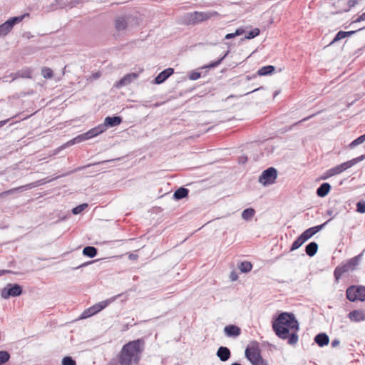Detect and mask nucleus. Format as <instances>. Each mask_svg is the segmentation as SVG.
Wrapping results in <instances>:
<instances>
[{"label": "nucleus", "instance_id": "obj_44", "mask_svg": "<svg viewBox=\"0 0 365 365\" xmlns=\"http://www.w3.org/2000/svg\"><path fill=\"white\" fill-rule=\"evenodd\" d=\"M364 29H365V26L361 27V28H359V29H356L354 31H344V33L346 34V37H349V36L355 34L358 31H361V30H363Z\"/></svg>", "mask_w": 365, "mask_h": 365}, {"label": "nucleus", "instance_id": "obj_41", "mask_svg": "<svg viewBox=\"0 0 365 365\" xmlns=\"http://www.w3.org/2000/svg\"><path fill=\"white\" fill-rule=\"evenodd\" d=\"M201 76V73L200 72H197V71H192L190 74H189V78L192 81H195V80H197L198 78H200Z\"/></svg>", "mask_w": 365, "mask_h": 365}, {"label": "nucleus", "instance_id": "obj_23", "mask_svg": "<svg viewBox=\"0 0 365 365\" xmlns=\"http://www.w3.org/2000/svg\"><path fill=\"white\" fill-rule=\"evenodd\" d=\"M318 244L315 242H309L305 247L306 254L309 257H313L317 252Z\"/></svg>", "mask_w": 365, "mask_h": 365}, {"label": "nucleus", "instance_id": "obj_27", "mask_svg": "<svg viewBox=\"0 0 365 365\" xmlns=\"http://www.w3.org/2000/svg\"><path fill=\"white\" fill-rule=\"evenodd\" d=\"M97 253V249L93 246H86L83 250V255L91 258L96 257Z\"/></svg>", "mask_w": 365, "mask_h": 365}, {"label": "nucleus", "instance_id": "obj_2", "mask_svg": "<svg viewBox=\"0 0 365 365\" xmlns=\"http://www.w3.org/2000/svg\"><path fill=\"white\" fill-rule=\"evenodd\" d=\"M145 341L138 339L123 345L119 354L120 365H138L144 350Z\"/></svg>", "mask_w": 365, "mask_h": 365}, {"label": "nucleus", "instance_id": "obj_53", "mask_svg": "<svg viewBox=\"0 0 365 365\" xmlns=\"http://www.w3.org/2000/svg\"><path fill=\"white\" fill-rule=\"evenodd\" d=\"M8 121H9V119L0 121V128H1L3 125H4Z\"/></svg>", "mask_w": 365, "mask_h": 365}, {"label": "nucleus", "instance_id": "obj_22", "mask_svg": "<svg viewBox=\"0 0 365 365\" xmlns=\"http://www.w3.org/2000/svg\"><path fill=\"white\" fill-rule=\"evenodd\" d=\"M331 190V185L328 182H324L317 189V195L320 197H324L328 195Z\"/></svg>", "mask_w": 365, "mask_h": 365}, {"label": "nucleus", "instance_id": "obj_46", "mask_svg": "<svg viewBox=\"0 0 365 365\" xmlns=\"http://www.w3.org/2000/svg\"><path fill=\"white\" fill-rule=\"evenodd\" d=\"M332 174L329 172V169L327 170L326 172L324 173V174L322 175L321 179L322 180H327L329 178L332 177Z\"/></svg>", "mask_w": 365, "mask_h": 365}, {"label": "nucleus", "instance_id": "obj_39", "mask_svg": "<svg viewBox=\"0 0 365 365\" xmlns=\"http://www.w3.org/2000/svg\"><path fill=\"white\" fill-rule=\"evenodd\" d=\"M356 211L361 214L365 212V201L361 200L356 203Z\"/></svg>", "mask_w": 365, "mask_h": 365}, {"label": "nucleus", "instance_id": "obj_26", "mask_svg": "<svg viewBox=\"0 0 365 365\" xmlns=\"http://www.w3.org/2000/svg\"><path fill=\"white\" fill-rule=\"evenodd\" d=\"M275 71V67L274 66L268 65L265 66H262L258 71L257 74L259 76H267L272 74Z\"/></svg>", "mask_w": 365, "mask_h": 365}, {"label": "nucleus", "instance_id": "obj_34", "mask_svg": "<svg viewBox=\"0 0 365 365\" xmlns=\"http://www.w3.org/2000/svg\"><path fill=\"white\" fill-rule=\"evenodd\" d=\"M41 75L45 78H51L53 76V72L48 67H43L41 69Z\"/></svg>", "mask_w": 365, "mask_h": 365}, {"label": "nucleus", "instance_id": "obj_11", "mask_svg": "<svg viewBox=\"0 0 365 365\" xmlns=\"http://www.w3.org/2000/svg\"><path fill=\"white\" fill-rule=\"evenodd\" d=\"M245 356L252 365L259 362V361L262 358L259 351L254 348H247L245 350Z\"/></svg>", "mask_w": 365, "mask_h": 365}, {"label": "nucleus", "instance_id": "obj_33", "mask_svg": "<svg viewBox=\"0 0 365 365\" xmlns=\"http://www.w3.org/2000/svg\"><path fill=\"white\" fill-rule=\"evenodd\" d=\"M10 354L6 351H0V365L6 364L10 359Z\"/></svg>", "mask_w": 365, "mask_h": 365}, {"label": "nucleus", "instance_id": "obj_9", "mask_svg": "<svg viewBox=\"0 0 365 365\" xmlns=\"http://www.w3.org/2000/svg\"><path fill=\"white\" fill-rule=\"evenodd\" d=\"M277 177V170L273 167L264 170L259 178V182L263 185L273 184Z\"/></svg>", "mask_w": 365, "mask_h": 365}, {"label": "nucleus", "instance_id": "obj_19", "mask_svg": "<svg viewBox=\"0 0 365 365\" xmlns=\"http://www.w3.org/2000/svg\"><path fill=\"white\" fill-rule=\"evenodd\" d=\"M216 355L220 361H227L231 356L230 350L226 346H220L217 351Z\"/></svg>", "mask_w": 365, "mask_h": 365}, {"label": "nucleus", "instance_id": "obj_52", "mask_svg": "<svg viewBox=\"0 0 365 365\" xmlns=\"http://www.w3.org/2000/svg\"><path fill=\"white\" fill-rule=\"evenodd\" d=\"M230 278L232 281H235L237 279V275L235 272H232Z\"/></svg>", "mask_w": 365, "mask_h": 365}, {"label": "nucleus", "instance_id": "obj_36", "mask_svg": "<svg viewBox=\"0 0 365 365\" xmlns=\"http://www.w3.org/2000/svg\"><path fill=\"white\" fill-rule=\"evenodd\" d=\"M87 207H88V204H86V203L79 205L72 209V213L73 215H78V214L81 213V212H83Z\"/></svg>", "mask_w": 365, "mask_h": 365}, {"label": "nucleus", "instance_id": "obj_29", "mask_svg": "<svg viewBox=\"0 0 365 365\" xmlns=\"http://www.w3.org/2000/svg\"><path fill=\"white\" fill-rule=\"evenodd\" d=\"M306 242V240H304V238L302 237V235H300L297 238V240L292 243L291 247H290V251L292 252L294 250H297L298 248H299L304 242Z\"/></svg>", "mask_w": 365, "mask_h": 365}, {"label": "nucleus", "instance_id": "obj_30", "mask_svg": "<svg viewBox=\"0 0 365 365\" xmlns=\"http://www.w3.org/2000/svg\"><path fill=\"white\" fill-rule=\"evenodd\" d=\"M255 214V210L253 208H247L242 212V218L245 220H251Z\"/></svg>", "mask_w": 365, "mask_h": 365}, {"label": "nucleus", "instance_id": "obj_20", "mask_svg": "<svg viewBox=\"0 0 365 365\" xmlns=\"http://www.w3.org/2000/svg\"><path fill=\"white\" fill-rule=\"evenodd\" d=\"M351 270L349 267V265L348 263L341 264L339 266H337L334 271V275L336 280H338L344 273L347 272Z\"/></svg>", "mask_w": 365, "mask_h": 365}, {"label": "nucleus", "instance_id": "obj_32", "mask_svg": "<svg viewBox=\"0 0 365 365\" xmlns=\"http://www.w3.org/2000/svg\"><path fill=\"white\" fill-rule=\"evenodd\" d=\"M229 54V51H227L221 58H220L218 60L215 61H212L211 62L210 64H208L207 66H205V68H215L217 66H218L221 63L222 61L227 56V55Z\"/></svg>", "mask_w": 365, "mask_h": 365}, {"label": "nucleus", "instance_id": "obj_14", "mask_svg": "<svg viewBox=\"0 0 365 365\" xmlns=\"http://www.w3.org/2000/svg\"><path fill=\"white\" fill-rule=\"evenodd\" d=\"M36 186V182H32V183L26 184L24 185H21V186H19V187H17L15 188H12V189H10L9 190H6V191H4V192L0 193V197L14 194V192H16L17 191L23 192V191H25V190H27L29 189H32V188L35 187Z\"/></svg>", "mask_w": 365, "mask_h": 365}, {"label": "nucleus", "instance_id": "obj_61", "mask_svg": "<svg viewBox=\"0 0 365 365\" xmlns=\"http://www.w3.org/2000/svg\"><path fill=\"white\" fill-rule=\"evenodd\" d=\"M364 148H365V145H364Z\"/></svg>", "mask_w": 365, "mask_h": 365}, {"label": "nucleus", "instance_id": "obj_17", "mask_svg": "<svg viewBox=\"0 0 365 365\" xmlns=\"http://www.w3.org/2000/svg\"><path fill=\"white\" fill-rule=\"evenodd\" d=\"M224 332L228 337H237L241 334V329L236 325L230 324L224 328Z\"/></svg>", "mask_w": 365, "mask_h": 365}, {"label": "nucleus", "instance_id": "obj_24", "mask_svg": "<svg viewBox=\"0 0 365 365\" xmlns=\"http://www.w3.org/2000/svg\"><path fill=\"white\" fill-rule=\"evenodd\" d=\"M188 193H189V190L182 187L177 189L175 191V192L173 194V197L177 200H182V199L186 197L188 195Z\"/></svg>", "mask_w": 365, "mask_h": 365}, {"label": "nucleus", "instance_id": "obj_45", "mask_svg": "<svg viewBox=\"0 0 365 365\" xmlns=\"http://www.w3.org/2000/svg\"><path fill=\"white\" fill-rule=\"evenodd\" d=\"M364 20H365V12L363 13L362 14H361L360 16H359L356 20L353 21L351 23V25L355 24L356 23L361 22Z\"/></svg>", "mask_w": 365, "mask_h": 365}, {"label": "nucleus", "instance_id": "obj_55", "mask_svg": "<svg viewBox=\"0 0 365 365\" xmlns=\"http://www.w3.org/2000/svg\"><path fill=\"white\" fill-rule=\"evenodd\" d=\"M89 166H91V165H87L86 166L81 167V168H78L76 169V171H77V170H81V169H83V168H86V167H89Z\"/></svg>", "mask_w": 365, "mask_h": 365}, {"label": "nucleus", "instance_id": "obj_59", "mask_svg": "<svg viewBox=\"0 0 365 365\" xmlns=\"http://www.w3.org/2000/svg\"><path fill=\"white\" fill-rule=\"evenodd\" d=\"M362 136H363V138H364V140H365V133H364V135H362Z\"/></svg>", "mask_w": 365, "mask_h": 365}, {"label": "nucleus", "instance_id": "obj_57", "mask_svg": "<svg viewBox=\"0 0 365 365\" xmlns=\"http://www.w3.org/2000/svg\"><path fill=\"white\" fill-rule=\"evenodd\" d=\"M255 76H256V75H255H255H253V76H252V77H250L249 76H247V78L248 80H250V79H252V78H255Z\"/></svg>", "mask_w": 365, "mask_h": 365}, {"label": "nucleus", "instance_id": "obj_25", "mask_svg": "<svg viewBox=\"0 0 365 365\" xmlns=\"http://www.w3.org/2000/svg\"><path fill=\"white\" fill-rule=\"evenodd\" d=\"M127 26H128V24L124 17L120 16L115 19V29L118 31H121L125 30L127 28Z\"/></svg>", "mask_w": 365, "mask_h": 365}, {"label": "nucleus", "instance_id": "obj_43", "mask_svg": "<svg viewBox=\"0 0 365 365\" xmlns=\"http://www.w3.org/2000/svg\"><path fill=\"white\" fill-rule=\"evenodd\" d=\"M316 114H312V115H310L303 119H302L301 120H299L298 122L294 123L292 125H291L289 128V130H291L292 128V127H294V125H298L299 123H301L302 122H304V121H307L309 119H311L312 118H313Z\"/></svg>", "mask_w": 365, "mask_h": 365}, {"label": "nucleus", "instance_id": "obj_40", "mask_svg": "<svg viewBox=\"0 0 365 365\" xmlns=\"http://www.w3.org/2000/svg\"><path fill=\"white\" fill-rule=\"evenodd\" d=\"M365 140L363 138V136L362 135H360L359 137H358L356 139H355L354 140H353L350 145H349V147L351 148H354L355 146L364 143Z\"/></svg>", "mask_w": 365, "mask_h": 365}, {"label": "nucleus", "instance_id": "obj_56", "mask_svg": "<svg viewBox=\"0 0 365 365\" xmlns=\"http://www.w3.org/2000/svg\"><path fill=\"white\" fill-rule=\"evenodd\" d=\"M99 76H100V75H99V73H94V74H93V77H94L95 78H98Z\"/></svg>", "mask_w": 365, "mask_h": 365}, {"label": "nucleus", "instance_id": "obj_6", "mask_svg": "<svg viewBox=\"0 0 365 365\" xmlns=\"http://www.w3.org/2000/svg\"><path fill=\"white\" fill-rule=\"evenodd\" d=\"M365 159V154L361 155L359 157L353 158L349 161L344 162L339 165H337L329 169V172L332 174L333 176L339 175L347 169L351 168L356 163L364 160Z\"/></svg>", "mask_w": 365, "mask_h": 365}, {"label": "nucleus", "instance_id": "obj_47", "mask_svg": "<svg viewBox=\"0 0 365 365\" xmlns=\"http://www.w3.org/2000/svg\"><path fill=\"white\" fill-rule=\"evenodd\" d=\"M245 32L244 29H237L235 32V36H240L242 35L243 33Z\"/></svg>", "mask_w": 365, "mask_h": 365}, {"label": "nucleus", "instance_id": "obj_58", "mask_svg": "<svg viewBox=\"0 0 365 365\" xmlns=\"http://www.w3.org/2000/svg\"><path fill=\"white\" fill-rule=\"evenodd\" d=\"M259 89H260V88H259L254 89L252 92L257 91H258Z\"/></svg>", "mask_w": 365, "mask_h": 365}, {"label": "nucleus", "instance_id": "obj_28", "mask_svg": "<svg viewBox=\"0 0 365 365\" xmlns=\"http://www.w3.org/2000/svg\"><path fill=\"white\" fill-rule=\"evenodd\" d=\"M362 255L363 253H361L347 261V263L349 265V267L351 268V270H354L356 267L358 266Z\"/></svg>", "mask_w": 365, "mask_h": 365}, {"label": "nucleus", "instance_id": "obj_31", "mask_svg": "<svg viewBox=\"0 0 365 365\" xmlns=\"http://www.w3.org/2000/svg\"><path fill=\"white\" fill-rule=\"evenodd\" d=\"M239 269L242 273H247L252 269V264L247 261L242 262L239 265Z\"/></svg>", "mask_w": 365, "mask_h": 365}, {"label": "nucleus", "instance_id": "obj_38", "mask_svg": "<svg viewBox=\"0 0 365 365\" xmlns=\"http://www.w3.org/2000/svg\"><path fill=\"white\" fill-rule=\"evenodd\" d=\"M346 38V34L344 31H339L334 38L333 41L330 44H333L334 43L339 41L343 38Z\"/></svg>", "mask_w": 365, "mask_h": 365}, {"label": "nucleus", "instance_id": "obj_13", "mask_svg": "<svg viewBox=\"0 0 365 365\" xmlns=\"http://www.w3.org/2000/svg\"><path fill=\"white\" fill-rule=\"evenodd\" d=\"M31 73L30 69L22 70L16 73H11L9 76H4V81H13L19 77L30 78H31Z\"/></svg>", "mask_w": 365, "mask_h": 365}, {"label": "nucleus", "instance_id": "obj_37", "mask_svg": "<svg viewBox=\"0 0 365 365\" xmlns=\"http://www.w3.org/2000/svg\"><path fill=\"white\" fill-rule=\"evenodd\" d=\"M62 365H76V362L71 356H65L62 359Z\"/></svg>", "mask_w": 365, "mask_h": 365}, {"label": "nucleus", "instance_id": "obj_10", "mask_svg": "<svg viewBox=\"0 0 365 365\" xmlns=\"http://www.w3.org/2000/svg\"><path fill=\"white\" fill-rule=\"evenodd\" d=\"M109 303L110 300H106L94 304L93 306L84 310V312L81 314V318L86 319L98 313L104 308H106L109 304Z\"/></svg>", "mask_w": 365, "mask_h": 365}, {"label": "nucleus", "instance_id": "obj_8", "mask_svg": "<svg viewBox=\"0 0 365 365\" xmlns=\"http://www.w3.org/2000/svg\"><path fill=\"white\" fill-rule=\"evenodd\" d=\"M346 298L351 301L365 300V287L362 286H351L346 292Z\"/></svg>", "mask_w": 365, "mask_h": 365}, {"label": "nucleus", "instance_id": "obj_12", "mask_svg": "<svg viewBox=\"0 0 365 365\" xmlns=\"http://www.w3.org/2000/svg\"><path fill=\"white\" fill-rule=\"evenodd\" d=\"M331 220V219L326 221L324 223L314 226L312 227H310L307 230H306L304 232H303L301 235L304 238L306 241H307L309 239H310L313 235H314L316 233L319 232L321 230L324 228V227Z\"/></svg>", "mask_w": 365, "mask_h": 365}, {"label": "nucleus", "instance_id": "obj_21", "mask_svg": "<svg viewBox=\"0 0 365 365\" xmlns=\"http://www.w3.org/2000/svg\"><path fill=\"white\" fill-rule=\"evenodd\" d=\"M314 341L320 347L326 346L329 342V338L328 335L325 333H320L315 336Z\"/></svg>", "mask_w": 365, "mask_h": 365}, {"label": "nucleus", "instance_id": "obj_51", "mask_svg": "<svg viewBox=\"0 0 365 365\" xmlns=\"http://www.w3.org/2000/svg\"><path fill=\"white\" fill-rule=\"evenodd\" d=\"M11 270H7V269H0V277L4 275V274L6 273H11Z\"/></svg>", "mask_w": 365, "mask_h": 365}, {"label": "nucleus", "instance_id": "obj_49", "mask_svg": "<svg viewBox=\"0 0 365 365\" xmlns=\"http://www.w3.org/2000/svg\"><path fill=\"white\" fill-rule=\"evenodd\" d=\"M255 365H269L268 362L265 360H264L262 358L259 361V362H257V364H255Z\"/></svg>", "mask_w": 365, "mask_h": 365}, {"label": "nucleus", "instance_id": "obj_60", "mask_svg": "<svg viewBox=\"0 0 365 365\" xmlns=\"http://www.w3.org/2000/svg\"><path fill=\"white\" fill-rule=\"evenodd\" d=\"M65 175H66L65 174L62 175V176H65ZM60 177H61V175H60ZM58 178H59V176H58ZM56 178H58V177Z\"/></svg>", "mask_w": 365, "mask_h": 365}, {"label": "nucleus", "instance_id": "obj_42", "mask_svg": "<svg viewBox=\"0 0 365 365\" xmlns=\"http://www.w3.org/2000/svg\"><path fill=\"white\" fill-rule=\"evenodd\" d=\"M359 0H349L347 2L348 8L344 9V11H349L352 7L355 6L359 3Z\"/></svg>", "mask_w": 365, "mask_h": 365}, {"label": "nucleus", "instance_id": "obj_16", "mask_svg": "<svg viewBox=\"0 0 365 365\" xmlns=\"http://www.w3.org/2000/svg\"><path fill=\"white\" fill-rule=\"evenodd\" d=\"M138 78V74L137 73H130L125 75L123 78H122L119 81L117 82V87H123L129 85L133 81L136 80Z\"/></svg>", "mask_w": 365, "mask_h": 365}, {"label": "nucleus", "instance_id": "obj_7", "mask_svg": "<svg viewBox=\"0 0 365 365\" xmlns=\"http://www.w3.org/2000/svg\"><path fill=\"white\" fill-rule=\"evenodd\" d=\"M23 293L22 287L19 284L9 283L1 290V297L7 299L9 297H16L20 296Z\"/></svg>", "mask_w": 365, "mask_h": 365}, {"label": "nucleus", "instance_id": "obj_1", "mask_svg": "<svg viewBox=\"0 0 365 365\" xmlns=\"http://www.w3.org/2000/svg\"><path fill=\"white\" fill-rule=\"evenodd\" d=\"M272 329L275 334L282 339H288L289 345L297 344V331L299 324L295 315L291 312H282L272 321Z\"/></svg>", "mask_w": 365, "mask_h": 365}, {"label": "nucleus", "instance_id": "obj_50", "mask_svg": "<svg viewBox=\"0 0 365 365\" xmlns=\"http://www.w3.org/2000/svg\"><path fill=\"white\" fill-rule=\"evenodd\" d=\"M234 37H235V33H230L225 36V38L229 40L233 38Z\"/></svg>", "mask_w": 365, "mask_h": 365}, {"label": "nucleus", "instance_id": "obj_4", "mask_svg": "<svg viewBox=\"0 0 365 365\" xmlns=\"http://www.w3.org/2000/svg\"><path fill=\"white\" fill-rule=\"evenodd\" d=\"M217 16H219V14L215 11H195L184 14L182 16H181L180 21L181 24L186 26L196 25Z\"/></svg>", "mask_w": 365, "mask_h": 365}, {"label": "nucleus", "instance_id": "obj_54", "mask_svg": "<svg viewBox=\"0 0 365 365\" xmlns=\"http://www.w3.org/2000/svg\"><path fill=\"white\" fill-rule=\"evenodd\" d=\"M327 213L328 215L332 216L333 213H334V211L331 210H327Z\"/></svg>", "mask_w": 365, "mask_h": 365}, {"label": "nucleus", "instance_id": "obj_48", "mask_svg": "<svg viewBox=\"0 0 365 365\" xmlns=\"http://www.w3.org/2000/svg\"><path fill=\"white\" fill-rule=\"evenodd\" d=\"M340 344V341L339 339H334L331 343V345L332 347H336L337 346H339Z\"/></svg>", "mask_w": 365, "mask_h": 365}, {"label": "nucleus", "instance_id": "obj_3", "mask_svg": "<svg viewBox=\"0 0 365 365\" xmlns=\"http://www.w3.org/2000/svg\"><path fill=\"white\" fill-rule=\"evenodd\" d=\"M122 123V118L120 116H108L105 118L103 123L99 124L98 125L91 128L88 131L78 135L70 141L68 142V145H72L76 143H81L84 140L93 138L97 135L105 132L109 127H115L120 125Z\"/></svg>", "mask_w": 365, "mask_h": 365}, {"label": "nucleus", "instance_id": "obj_5", "mask_svg": "<svg viewBox=\"0 0 365 365\" xmlns=\"http://www.w3.org/2000/svg\"><path fill=\"white\" fill-rule=\"evenodd\" d=\"M29 14L26 13L19 16H14L9 19L4 24L0 25V37L6 36L13 29V27L19 24L23 19L29 16Z\"/></svg>", "mask_w": 365, "mask_h": 365}, {"label": "nucleus", "instance_id": "obj_18", "mask_svg": "<svg viewBox=\"0 0 365 365\" xmlns=\"http://www.w3.org/2000/svg\"><path fill=\"white\" fill-rule=\"evenodd\" d=\"M349 318L351 321L359 322L365 320V311L356 309L349 313Z\"/></svg>", "mask_w": 365, "mask_h": 365}, {"label": "nucleus", "instance_id": "obj_35", "mask_svg": "<svg viewBox=\"0 0 365 365\" xmlns=\"http://www.w3.org/2000/svg\"><path fill=\"white\" fill-rule=\"evenodd\" d=\"M259 34V29L257 28H255L251 31H250L245 36V38L246 39H252L255 37L257 36Z\"/></svg>", "mask_w": 365, "mask_h": 365}, {"label": "nucleus", "instance_id": "obj_15", "mask_svg": "<svg viewBox=\"0 0 365 365\" xmlns=\"http://www.w3.org/2000/svg\"><path fill=\"white\" fill-rule=\"evenodd\" d=\"M174 73V69L172 68H168L163 71H161L154 79V83L155 84H160L165 81L173 73Z\"/></svg>", "mask_w": 365, "mask_h": 365}]
</instances>
